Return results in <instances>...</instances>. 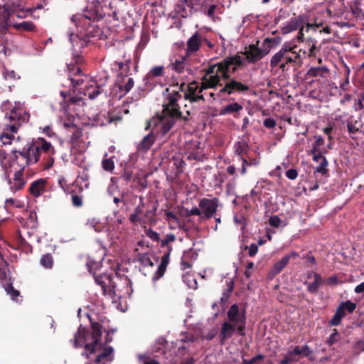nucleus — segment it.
<instances>
[{"label": "nucleus", "mask_w": 364, "mask_h": 364, "mask_svg": "<svg viewBox=\"0 0 364 364\" xmlns=\"http://www.w3.org/2000/svg\"><path fill=\"white\" fill-rule=\"evenodd\" d=\"M6 266V262L0 254V279H4L6 277V272L4 268Z\"/></svg>", "instance_id": "obj_53"}, {"label": "nucleus", "mask_w": 364, "mask_h": 364, "mask_svg": "<svg viewBox=\"0 0 364 364\" xmlns=\"http://www.w3.org/2000/svg\"><path fill=\"white\" fill-rule=\"evenodd\" d=\"M15 27L18 29H22L25 31H32L34 29V25L30 21H23L22 23L15 25Z\"/></svg>", "instance_id": "obj_44"}, {"label": "nucleus", "mask_w": 364, "mask_h": 364, "mask_svg": "<svg viewBox=\"0 0 364 364\" xmlns=\"http://www.w3.org/2000/svg\"><path fill=\"white\" fill-rule=\"evenodd\" d=\"M242 109V106L237 102L228 104L220 109V115L238 113Z\"/></svg>", "instance_id": "obj_25"}, {"label": "nucleus", "mask_w": 364, "mask_h": 364, "mask_svg": "<svg viewBox=\"0 0 364 364\" xmlns=\"http://www.w3.org/2000/svg\"><path fill=\"white\" fill-rule=\"evenodd\" d=\"M257 251H258V247L257 245H255V244L250 245V246L249 247V252H248L249 255L250 257L255 256L257 254Z\"/></svg>", "instance_id": "obj_62"}, {"label": "nucleus", "mask_w": 364, "mask_h": 364, "mask_svg": "<svg viewBox=\"0 0 364 364\" xmlns=\"http://www.w3.org/2000/svg\"><path fill=\"white\" fill-rule=\"evenodd\" d=\"M176 240V237L173 233H169L166 235L164 239L161 240V247H166L168 253H171L172 251V247L170 245V243L175 242Z\"/></svg>", "instance_id": "obj_33"}, {"label": "nucleus", "mask_w": 364, "mask_h": 364, "mask_svg": "<svg viewBox=\"0 0 364 364\" xmlns=\"http://www.w3.org/2000/svg\"><path fill=\"white\" fill-rule=\"evenodd\" d=\"M201 12L210 19L215 21L218 19L217 14L220 13V7L215 3H210L209 1H203L200 7Z\"/></svg>", "instance_id": "obj_15"}, {"label": "nucleus", "mask_w": 364, "mask_h": 364, "mask_svg": "<svg viewBox=\"0 0 364 364\" xmlns=\"http://www.w3.org/2000/svg\"><path fill=\"white\" fill-rule=\"evenodd\" d=\"M230 284L229 285L228 289L225 292L223 293L222 297L220 298V302L223 305L226 304V302L229 298L230 294L232 291V288H233V282L232 281H230Z\"/></svg>", "instance_id": "obj_49"}, {"label": "nucleus", "mask_w": 364, "mask_h": 364, "mask_svg": "<svg viewBox=\"0 0 364 364\" xmlns=\"http://www.w3.org/2000/svg\"><path fill=\"white\" fill-rule=\"evenodd\" d=\"M165 219L168 222L169 228L171 230H174L177 228H180L181 225L179 218L172 212L166 211Z\"/></svg>", "instance_id": "obj_27"}, {"label": "nucleus", "mask_w": 364, "mask_h": 364, "mask_svg": "<svg viewBox=\"0 0 364 364\" xmlns=\"http://www.w3.org/2000/svg\"><path fill=\"white\" fill-rule=\"evenodd\" d=\"M203 1L202 0H182L181 2L178 3L175 10L182 17H186L188 15V12L186 11V7H188L191 11H196L199 7H200Z\"/></svg>", "instance_id": "obj_13"}, {"label": "nucleus", "mask_w": 364, "mask_h": 364, "mask_svg": "<svg viewBox=\"0 0 364 364\" xmlns=\"http://www.w3.org/2000/svg\"><path fill=\"white\" fill-rule=\"evenodd\" d=\"M296 46H291L290 43H285L282 46V48L275 53L270 61V66L275 68L279 65L284 57V52H291L295 54L296 58H299V54L295 50Z\"/></svg>", "instance_id": "obj_14"}, {"label": "nucleus", "mask_w": 364, "mask_h": 364, "mask_svg": "<svg viewBox=\"0 0 364 364\" xmlns=\"http://www.w3.org/2000/svg\"><path fill=\"white\" fill-rule=\"evenodd\" d=\"M43 133L47 135L49 137H52L55 136V133L52 131L51 127L50 126H46L43 129Z\"/></svg>", "instance_id": "obj_64"}, {"label": "nucleus", "mask_w": 364, "mask_h": 364, "mask_svg": "<svg viewBox=\"0 0 364 364\" xmlns=\"http://www.w3.org/2000/svg\"><path fill=\"white\" fill-rule=\"evenodd\" d=\"M41 264L45 268H51L53 266V257L51 255L46 254L42 256L41 259Z\"/></svg>", "instance_id": "obj_40"}, {"label": "nucleus", "mask_w": 364, "mask_h": 364, "mask_svg": "<svg viewBox=\"0 0 364 364\" xmlns=\"http://www.w3.org/2000/svg\"><path fill=\"white\" fill-rule=\"evenodd\" d=\"M138 358L139 361L143 364H159V362L150 358L149 356L146 355H139Z\"/></svg>", "instance_id": "obj_50"}, {"label": "nucleus", "mask_w": 364, "mask_h": 364, "mask_svg": "<svg viewBox=\"0 0 364 364\" xmlns=\"http://www.w3.org/2000/svg\"><path fill=\"white\" fill-rule=\"evenodd\" d=\"M298 58L295 57V54L291 52H284V57L283 60L285 63L296 62Z\"/></svg>", "instance_id": "obj_52"}, {"label": "nucleus", "mask_w": 364, "mask_h": 364, "mask_svg": "<svg viewBox=\"0 0 364 364\" xmlns=\"http://www.w3.org/2000/svg\"><path fill=\"white\" fill-rule=\"evenodd\" d=\"M328 166V161L326 159H323L322 161L319 162V164L316 167V172L320 173L323 175L326 174L328 171L326 166Z\"/></svg>", "instance_id": "obj_43"}, {"label": "nucleus", "mask_w": 364, "mask_h": 364, "mask_svg": "<svg viewBox=\"0 0 364 364\" xmlns=\"http://www.w3.org/2000/svg\"><path fill=\"white\" fill-rule=\"evenodd\" d=\"M242 63L243 58L240 55H234L209 66L202 77L200 87L198 88L195 83L190 84L188 85L190 93L185 94L186 97L193 102L203 99V95H199L203 90L215 88L217 85H220V81L229 79Z\"/></svg>", "instance_id": "obj_2"}, {"label": "nucleus", "mask_w": 364, "mask_h": 364, "mask_svg": "<svg viewBox=\"0 0 364 364\" xmlns=\"http://www.w3.org/2000/svg\"><path fill=\"white\" fill-rule=\"evenodd\" d=\"M46 181L45 179H39L33 182L30 186V193L35 197L41 196L45 191Z\"/></svg>", "instance_id": "obj_23"}, {"label": "nucleus", "mask_w": 364, "mask_h": 364, "mask_svg": "<svg viewBox=\"0 0 364 364\" xmlns=\"http://www.w3.org/2000/svg\"><path fill=\"white\" fill-rule=\"evenodd\" d=\"M5 204L7 208L11 206H15L16 208H22L24 206L22 202L14 198L6 199L5 201Z\"/></svg>", "instance_id": "obj_45"}, {"label": "nucleus", "mask_w": 364, "mask_h": 364, "mask_svg": "<svg viewBox=\"0 0 364 364\" xmlns=\"http://www.w3.org/2000/svg\"><path fill=\"white\" fill-rule=\"evenodd\" d=\"M248 146L245 142L238 141L235 145V152L239 156L240 160L242 158H246V154H247ZM248 157L247 156V159Z\"/></svg>", "instance_id": "obj_30"}, {"label": "nucleus", "mask_w": 364, "mask_h": 364, "mask_svg": "<svg viewBox=\"0 0 364 364\" xmlns=\"http://www.w3.org/2000/svg\"><path fill=\"white\" fill-rule=\"evenodd\" d=\"M144 206V203L143 202V200L142 198H140V203L135 208L134 213H132L129 217V220L132 223L136 224L140 220L139 215L142 213Z\"/></svg>", "instance_id": "obj_32"}, {"label": "nucleus", "mask_w": 364, "mask_h": 364, "mask_svg": "<svg viewBox=\"0 0 364 364\" xmlns=\"http://www.w3.org/2000/svg\"><path fill=\"white\" fill-rule=\"evenodd\" d=\"M164 67L163 66H155L151 69L149 73L144 77V81H149L151 80L152 77H158L163 75ZM147 82H146V84Z\"/></svg>", "instance_id": "obj_35"}, {"label": "nucleus", "mask_w": 364, "mask_h": 364, "mask_svg": "<svg viewBox=\"0 0 364 364\" xmlns=\"http://www.w3.org/2000/svg\"><path fill=\"white\" fill-rule=\"evenodd\" d=\"M4 289L13 301H19L20 292L15 289L11 284L6 285Z\"/></svg>", "instance_id": "obj_38"}, {"label": "nucleus", "mask_w": 364, "mask_h": 364, "mask_svg": "<svg viewBox=\"0 0 364 364\" xmlns=\"http://www.w3.org/2000/svg\"><path fill=\"white\" fill-rule=\"evenodd\" d=\"M139 260L145 266H153V262L146 255H141Z\"/></svg>", "instance_id": "obj_58"}, {"label": "nucleus", "mask_w": 364, "mask_h": 364, "mask_svg": "<svg viewBox=\"0 0 364 364\" xmlns=\"http://www.w3.org/2000/svg\"><path fill=\"white\" fill-rule=\"evenodd\" d=\"M1 109L3 111H8L5 114V119H9L12 124L5 125L4 133L0 134V141L4 145L11 144L15 139L12 134L17 132L18 127L28 121L29 114L20 102H15L13 105L11 102L5 101L1 105Z\"/></svg>", "instance_id": "obj_3"}, {"label": "nucleus", "mask_w": 364, "mask_h": 364, "mask_svg": "<svg viewBox=\"0 0 364 364\" xmlns=\"http://www.w3.org/2000/svg\"><path fill=\"white\" fill-rule=\"evenodd\" d=\"M0 164L6 171H19L23 172L26 166L30 165L25 154L22 151H13L7 156L6 152L0 149Z\"/></svg>", "instance_id": "obj_4"}, {"label": "nucleus", "mask_w": 364, "mask_h": 364, "mask_svg": "<svg viewBox=\"0 0 364 364\" xmlns=\"http://www.w3.org/2000/svg\"><path fill=\"white\" fill-rule=\"evenodd\" d=\"M146 235L154 241H159L160 240V235L158 232L149 228L145 230Z\"/></svg>", "instance_id": "obj_51"}, {"label": "nucleus", "mask_w": 364, "mask_h": 364, "mask_svg": "<svg viewBox=\"0 0 364 364\" xmlns=\"http://www.w3.org/2000/svg\"><path fill=\"white\" fill-rule=\"evenodd\" d=\"M245 54L247 60L251 63L256 62L264 57L259 47V42H257V45H250Z\"/></svg>", "instance_id": "obj_16"}, {"label": "nucleus", "mask_w": 364, "mask_h": 364, "mask_svg": "<svg viewBox=\"0 0 364 364\" xmlns=\"http://www.w3.org/2000/svg\"><path fill=\"white\" fill-rule=\"evenodd\" d=\"M166 268V262H161L157 269L155 276L153 278L154 280L158 279L160 277H161L165 272Z\"/></svg>", "instance_id": "obj_47"}, {"label": "nucleus", "mask_w": 364, "mask_h": 364, "mask_svg": "<svg viewBox=\"0 0 364 364\" xmlns=\"http://www.w3.org/2000/svg\"><path fill=\"white\" fill-rule=\"evenodd\" d=\"M3 76L4 77L5 80H16L18 78H19V77H16V74L15 73L14 71L13 70H5L4 71L3 73Z\"/></svg>", "instance_id": "obj_54"}, {"label": "nucleus", "mask_w": 364, "mask_h": 364, "mask_svg": "<svg viewBox=\"0 0 364 364\" xmlns=\"http://www.w3.org/2000/svg\"><path fill=\"white\" fill-rule=\"evenodd\" d=\"M69 41L72 45L74 61L76 64H78L80 62V52L86 45V41L74 33L69 34Z\"/></svg>", "instance_id": "obj_12"}, {"label": "nucleus", "mask_w": 364, "mask_h": 364, "mask_svg": "<svg viewBox=\"0 0 364 364\" xmlns=\"http://www.w3.org/2000/svg\"><path fill=\"white\" fill-rule=\"evenodd\" d=\"M201 45V37L196 32L187 41V51L188 53L197 51Z\"/></svg>", "instance_id": "obj_20"}, {"label": "nucleus", "mask_w": 364, "mask_h": 364, "mask_svg": "<svg viewBox=\"0 0 364 364\" xmlns=\"http://www.w3.org/2000/svg\"><path fill=\"white\" fill-rule=\"evenodd\" d=\"M346 313L344 311L341 309V308L338 307L336 309V313L334 314L333 316L329 322V325L332 326H338L342 318L345 316Z\"/></svg>", "instance_id": "obj_31"}, {"label": "nucleus", "mask_w": 364, "mask_h": 364, "mask_svg": "<svg viewBox=\"0 0 364 364\" xmlns=\"http://www.w3.org/2000/svg\"><path fill=\"white\" fill-rule=\"evenodd\" d=\"M23 152L28 159L29 164H32L38 161L41 152L50 155L54 153V149L50 142L46 141L43 138H38L36 141L30 144L27 149H23Z\"/></svg>", "instance_id": "obj_5"}, {"label": "nucleus", "mask_w": 364, "mask_h": 364, "mask_svg": "<svg viewBox=\"0 0 364 364\" xmlns=\"http://www.w3.org/2000/svg\"><path fill=\"white\" fill-rule=\"evenodd\" d=\"M10 14L4 6H0V26L5 27L9 24Z\"/></svg>", "instance_id": "obj_37"}, {"label": "nucleus", "mask_w": 364, "mask_h": 364, "mask_svg": "<svg viewBox=\"0 0 364 364\" xmlns=\"http://www.w3.org/2000/svg\"><path fill=\"white\" fill-rule=\"evenodd\" d=\"M87 137L82 134L80 129H75L70 136V141L71 143V154L83 153L86 151L90 141H87Z\"/></svg>", "instance_id": "obj_8"}, {"label": "nucleus", "mask_w": 364, "mask_h": 364, "mask_svg": "<svg viewBox=\"0 0 364 364\" xmlns=\"http://www.w3.org/2000/svg\"><path fill=\"white\" fill-rule=\"evenodd\" d=\"M228 321L235 324L237 328L238 333L242 336L244 334L246 321L244 311L240 309L237 304H233L228 311Z\"/></svg>", "instance_id": "obj_7"}, {"label": "nucleus", "mask_w": 364, "mask_h": 364, "mask_svg": "<svg viewBox=\"0 0 364 364\" xmlns=\"http://www.w3.org/2000/svg\"><path fill=\"white\" fill-rule=\"evenodd\" d=\"M249 90V87L235 80L227 82L223 87L220 90L221 94L232 95L235 93L245 92Z\"/></svg>", "instance_id": "obj_11"}, {"label": "nucleus", "mask_w": 364, "mask_h": 364, "mask_svg": "<svg viewBox=\"0 0 364 364\" xmlns=\"http://www.w3.org/2000/svg\"><path fill=\"white\" fill-rule=\"evenodd\" d=\"M68 69L70 74V80L73 83L74 87L76 88L77 86L80 85L83 82V79L81 77L78 78H74L71 76V75H80L81 73V70L78 66H75L73 65H68Z\"/></svg>", "instance_id": "obj_26"}, {"label": "nucleus", "mask_w": 364, "mask_h": 364, "mask_svg": "<svg viewBox=\"0 0 364 364\" xmlns=\"http://www.w3.org/2000/svg\"><path fill=\"white\" fill-rule=\"evenodd\" d=\"M290 256H284L279 261L276 262L272 268L274 274H279L284 267L288 264Z\"/></svg>", "instance_id": "obj_34"}, {"label": "nucleus", "mask_w": 364, "mask_h": 364, "mask_svg": "<svg viewBox=\"0 0 364 364\" xmlns=\"http://www.w3.org/2000/svg\"><path fill=\"white\" fill-rule=\"evenodd\" d=\"M313 154V160L317 163L322 161L323 159H326L319 151H317L316 149L312 150Z\"/></svg>", "instance_id": "obj_55"}, {"label": "nucleus", "mask_w": 364, "mask_h": 364, "mask_svg": "<svg viewBox=\"0 0 364 364\" xmlns=\"http://www.w3.org/2000/svg\"><path fill=\"white\" fill-rule=\"evenodd\" d=\"M304 23V17L299 16L297 18L291 20V21L285 27H284L283 33H287L296 31V29L302 26Z\"/></svg>", "instance_id": "obj_22"}, {"label": "nucleus", "mask_w": 364, "mask_h": 364, "mask_svg": "<svg viewBox=\"0 0 364 364\" xmlns=\"http://www.w3.org/2000/svg\"><path fill=\"white\" fill-rule=\"evenodd\" d=\"M87 265L89 268V271L91 272L92 269H97L100 267V263L98 262H92V260H89L87 263Z\"/></svg>", "instance_id": "obj_63"}, {"label": "nucleus", "mask_w": 364, "mask_h": 364, "mask_svg": "<svg viewBox=\"0 0 364 364\" xmlns=\"http://www.w3.org/2000/svg\"><path fill=\"white\" fill-rule=\"evenodd\" d=\"M235 331H237V328L235 324L228 321L224 322L220 334L221 343H223L225 340L230 338Z\"/></svg>", "instance_id": "obj_18"}, {"label": "nucleus", "mask_w": 364, "mask_h": 364, "mask_svg": "<svg viewBox=\"0 0 364 364\" xmlns=\"http://www.w3.org/2000/svg\"><path fill=\"white\" fill-rule=\"evenodd\" d=\"M291 351L293 352L295 357L298 358L299 359L301 357H309L312 353V350L307 345H304L302 347L299 346H295Z\"/></svg>", "instance_id": "obj_29"}, {"label": "nucleus", "mask_w": 364, "mask_h": 364, "mask_svg": "<svg viewBox=\"0 0 364 364\" xmlns=\"http://www.w3.org/2000/svg\"><path fill=\"white\" fill-rule=\"evenodd\" d=\"M171 68L172 70H175L178 74H183V76L181 77L180 82H176V85H173L169 88H166V91L168 92V95L165 99L164 103H165L167 101L168 96L174 90L178 91V94L181 95V98L178 100V102L182 100L181 92L183 90V87L186 85L184 77H186L188 74L191 73V70L186 67V58L184 57L176 60L175 62L171 64Z\"/></svg>", "instance_id": "obj_6"}, {"label": "nucleus", "mask_w": 364, "mask_h": 364, "mask_svg": "<svg viewBox=\"0 0 364 364\" xmlns=\"http://www.w3.org/2000/svg\"><path fill=\"white\" fill-rule=\"evenodd\" d=\"M338 338L339 333L336 329H334L333 332L330 335V336L326 340V343L328 346H332L338 341Z\"/></svg>", "instance_id": "obj_46"}, {"label": "nucleus", "mask_w": 364, "mask_h": 364, "mask_svg": "<svg viewBox=\"0 0 364 364\" xmlns=\"http://www.w3.org/2000/svg\"><path fill=\"white\" fill-rule=\"evenodd\" d=\"M198 205L201 210L203 218L209 219L213 217L217 211L218 207V199L217 198H203L200 200Z\"/></svg>", "instance_id": "obj_9"}, {"label": "nucleus", "mask_w": 364, "mask_h": 364, "mask_svg": "<svg viewBox=\"0 0 364 364\" xmlns=\"http://www.w3.org/2000/svg\"><path fill=\"white\" fill-rule=\"evenodd\" d=\"M102 92L101 86H99L95 81L91 80L87 85H85L83 93L85 96H88L91 100L96 98Z\"/></svg>", "instance_id": "obj_17"}, {"label": "nucleus", "mask_w": 364, "mask_h": 364, "mask_svg": "<svg viewBox=\"0 0 364 364\" xmlns=\"http://www.w3.org/2000/svg\"><path fill=\"white\" fill-rule=\"evenodd\" d=\"M134 86V80L132 78H129L127 82L124 85H120L119 89L124 92V95L128 92Z\"/></svg>", "instance_id": "obj_48"}, {"label": "nucleus", "mask_w": 364, "mask_h": 364, "mask_svg": "<svg viewBox=\"0 0 364 364\" xmlns=\"http://www.w3.org/2000/svg\"><path fill=\"white\" fill-rule=\"evenodd\" d=\"M264 125L267 128H274L276 125V122L272 118H267L264 119Z\"/></svg>", "instance_id": "obj_61"}, {"label": "nucleus", "mask_w": 364, "mask_h": 364, "mask_svg": "<svg viewBox=\"0 0 364 364\" xmlns=\"http://www.w3.org/2000/svg\"><path fill=\"white\" fill-rule=\"evenodd\" d=\"M311 275L314 277V282L309 283L306 282V284L307 285L308 291L309 292L316 293L319 287L322 284V278L316 272L311 273L308 277L310 278Z\"/></svg>", "instance_id": "obj_24"}, {"label": "nucleus", "mask_w": 364, "mask_h": 364, "mask_svg": "<svg viewBox=\"0 0 364 364\" xmlns=\"http://www.w3.org/2000/svg\"><path fill=\"white\" fill-rule=\"evenodd\" d=\"M26 181L23 178V172L19 171H14V177L12 181H10V188L14 191L21 189L25 185Z\"/></svg>", "instance_id": "obj_21"}, {"label": "nucleus", "mask_w": 364, "mask_h": 364, "mask_svg": "<svg viewBox=\"0 0 364 364\" xmlns=\"http://www.w3.org/2000/svg\"><path fill=\"white\" fill-rule=\"evenodd\" d=\"M297 176L298 173L296 170L294 168L289 169L286 172V176L291 180H294L295 178H296Z\"/></svg>", "instance_id": "obj_60"}, {"label": "nucleus", "mask_w": 364, "mask_h": 364, "mask_svg": "<svg viewBox=\"0 0 364 364\" xmlns=\"http://www.w3.org/2000/svg\"><path fill=\"white\" fill-rule=\"evenodd\" d=\"M329 70L326 66L311 67L307 72V75L313 77H324L325 74L328 73Z\"/></svg>", "instance_id": "obj_28"}, {"label": "nucleus", "mask_w": 364, "mask_h": 364, "mask_svg": "<svg viewBox=\"0 0 364 364\" xmlns=\"http://www.w3.org/2000/svg\"><path fill=\"white\" fill-rule=\"evenodd\" d=\"M181 98L178 92L174 90L168 96L167 101L163 105V110L161 114L153 117L147 123L146 129H151V132L145 136L138 144L139 151H147L156 140L154 133L162 136L168 133L173 127L175 119L181 117L179 104L178 100Z\"/></svg>", "instance_id": "obj_1"}, {"label": "nucleus", "mask_w": 364, "mask_h": 364, "mask_svg": "<svg viewBox=\"0 0 364 364\" xmlns=\"http://www.w3.org/2000/svg\"><path fill=\"white\" fill-rule=\"evenodd\" d=\"M298 360L299 358L295 357L293 352L291 350L284 355L279 364H291L292 363Z\"/></svg>", "instance_id": "obj_39"}, {"label": "nucleus", "mask_w": 364, "mask_h": 364, "mask_svg": "<svg viewBox=\"0 0 364 364\" xmlns=\"http://www.w3.org/2000/svg\"><path fill=\"white\" fill-rule=\"evenodd\" d=\"M364 124L362 123L360 117L356 120H353L352 118H350L346 122L348 132L352 138H353V135L355 134L357 132L364 134V132L360 130V128Z\"/></svg>", "instance_id": "obj_19"}, {"label": "nucleus", "mask_w": 364, "mask_h": 364, "mask_svg": "<svg viewBox=\"0 0 364 364\" xmlns=\"http://www.w3.org/2000/svg\"><path fill=\"white\" fill-rule=\"evenodd\" d=\"M102 166L104 170L112 172L114 168V163L112 159H105L102 161Z\"/></svg>", "instance_id": "obj_42"}, {"label": "nucleus", "mask_w": 364, "mask_h": 364, "mask_svg": "<svg viewBox=\"0 0 364 364\" xmlns=\"http://www.w3.org/2000/svg\"><path fill=\"white\" fill-rule=\"evenodd\" d=\"M189 277H190V276H184L183 277L184 282H187V285L188 286L189 288L193 289H197L196 280L195 279H193L188 281Z\"/></svg>", "instance_id": "obj_57"}, {"label": "nucleus", "mask_w": 364, "mask_h": 364, "mask_svg": "<svg viewBox=\"0 0 364 364\" xmlns=\"http://www.w3.org/2000/svg\"><path fill=\"white\" fill-rule=\"evenodd\" d=\"M274 43H275L274 39H271V38H267L264 40L261 47H259L264 56H265L266 55H267L269 53V51L272 48Z\"/></svg>", "instance_id": "obj_36"}, {"label": "nucleus", "mask_w": 364, "mask_h": 364, "mask_svg": "<svg viewBox=\"0 0 364 364\" xmlns=\"http://www.w3.org/2000/svg\"><path fill=\"white\" fill-rule=\"evenodd\" d=\"M72 203L73 205L76 207H80L82 204V198L77 195L72 196Z\"/></svg>", "instance_id": "obj_59"}, {"label": "nucleus", "mask_w": 364, "mask_h": 364, "mask_svg": "<svg viewBox=\"0 0 364 364\" xmlns=\"http://www.w3.org/2000/svg\"><path fill=\"white\" fill-rule=\"evenodd\" d=\"M339 308H341L343 311H345V310L348 311L349 313H352L354 311V310L356 308V304L351 301H346L344 302H342L339 306Z\"/></svg>", "instance_id": "obj_41"}, {"label": "nucleus", "mask_w": 364, "mask_h": 364, "mask_svg": "<svg viewBox=\"0 0 364 364\" xmlns=\"http://www.w3.org/2000/svg\"><path fill=\"white\" fill-rule=\"evenodd\" d=\"M95 282L102 287L104 293L105 294H107L108 295H109V296L112 298L114 300H115L116 299H119L122 296L121 294L116 289L115 287H112V288L107 290V285H110L111 283L109 275H95Z\"/></svg>", "instance_id": "obj_10"}, {"label": "nucleus", "mask_w": 364, "mask_h": 364, "mask_svg": "<svg viewBox=\"0 0 364 364\" xmlns=\"http://www.w3.org/2000/svg\"><path fill=\"white\" fill-rule=\"evenodd\" d=\"M281 222L282 221L280 218L277 215L272 216L269 218V225L272 227H279L281 224Z\"/></svg>", "instance_id": "obj_56"}]
</instances>
